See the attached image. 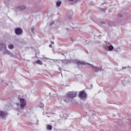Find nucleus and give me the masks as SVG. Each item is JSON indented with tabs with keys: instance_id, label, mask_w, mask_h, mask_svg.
<instances>
[{
	"instance_id": "nucleus-1",
	"label": "nucleus",
	"mask_w": 131,
	"mask_h": 131,
	"mask_svg": "<svg viewBox=\"0 0 131 131\" xmlns=\"http://www.w3.org/2000/svg\"><path fill=\"white\" fill-rule=\"evenodd\" d=\"M75 63L77 64L78 66H80V65H89L91 68H93V70L95 72H98V71H102V68H100L98 67L95 66L93 64L90 63H85L84 61H80L79 60H75Z\"/></svg>"
},
{
	"instance_id": "nucleus-2",
	"label": "nucleus",
	"mask_w": 131,
	"mask_h": 131,
	"mask_svg": "<svg viewBox=\"0 0 131 131\" xmlns=\"http://www.w3.org/2000/svg\"><path fill=\"white\" fill-rule=\"evenodd\" d=\"M76 95H77V93H76V92L71 91L68 93L67 96L69 98H71L72 99L73 98H75V97H76Z\"/></svg>"
},
{
	"instance_id": "nucleus-3",
	"label": "nucleus",
	"mask_w": 131,
	"mask_h": 131,
	"mask_svg": "<svg viewBox=\"0 0 131 131\" xmlns=\"http://www.w3.org/2000/svg\"><path fill=\"white\" fill-rule=\"evenodd\" d=\"M0 47L2 48L3 47V48H4L5 49V51L4 52V54L5 55H11V52L10 51H9V50H7L6 49V48H7V46H6V45L5 44H1L0 45Z\"/></svg>"
},
{
	"instance_id": "nucleus-4",
	"label": "nucleus",
	"mask_w": 131,
	"mask_h": 131,
	"mask_svg": "<svg viewBox=\"0 0 131 131\" xmlns=\"http://www.w3.org/2000/svg\"><path fill=\"white\" fill-rule=\"evenodd\" d=\"M8 114L3 111H0V118H6Z\"/></svg>"
},
{
	"instance_id": "nucleus-5",
	"label": "nucleus",
	"mask_w": 131,
	"mask_h": 131,
	"mask_svg": "<svg viewBox=\"0 0 131 131\" xmlns=\"http://www.w3.org/2000/svg\"><path fill=\"white\" fill-rule=\"evenodd\" d=\"M20 107H24L26 105V100L24 98H20Z\"/></svg>"
},
{
	"instance_id": "nucleus-6",
	"label": "nucleus",
	"mask_w": 131,
	"mask_h": 131,
	"mask_svg": "<svg viewBox=\"0 0 131 131\" xmlns=\"http://www.w3.org/2000/svg\"><path fill=\"white\" fill-rule=\"evenodd\" d=\"M79 97L81 99H85L86 98V94L84 92L81 91L80 93Z\"/></svg>"
},
{
	"instance_id": "nucleus-7",
	"label": "nucleus",
	"mask_w": 131,
	"mask_h": 131,
	"mask_svg": "<svg viewBox=\"0 0 131 131\" xmlns=\"http://www.w3.org/2000/svg\"><path fill=\"white\" fill-rule=\"evenodd\" d=\"M15 32L16 34H17V35H19L21 33H22V29L17 28L15 29Z\"/></svg>"
},
{
	"instance_id": "nucleus-8",
	"label": "nucleus",
	"mask_w": 131,
	"mask_h": 131,
	"mask_svg": "<svg viewBox=\"0 0 131 131\" xmlns=\"http://www.w3.org/2000/svg\"><path fill=\"white\" fill-rule=\"evenodd\" d=\"M25 9H26V6H20V7H18L17 8V10L18 11H23V10H25Z\"/></svg>"
},
{
	"instance_id": "nucleus-9",
	"label": "nucleus",
	"mask_w": 131,
	"mask_h": 131,
	"mask_svg": "<svg viewBox=\"0 0 131 131\" xmlns=\"http://www.w3.org/2000/svg\"><path fill=\"white\" fill-rule=\"evenodd\" d=\"M61 62L62 63H64V64H68V63H70V62L69 61H68V60H66L63 62L62 60H59V63H61Z\"/></svg>"
},
{
	"instance_id": "nucleus-10",
	"label": "nucleus",
	"mask_w": 131,
	"mask_h": 131,
	"mask_svg": "<svg viewBox=\"0 0 131 131\" xmlns=\"http://www.w3.org/2000/svg\"><path fill=\"white\" fill-rule=\"evenodd\" d=\"M11 58H17V53H15L14 54H12L11 53V54L9 55Z\"/></svg>"
},
{
	"instance_id": "nucleus-11",
	"label": "nucleus",
	"mask_w": 131,
	"mask_h": 131,
	"mask_svg": "<svg viewBox=\"0 0 131 131\" xmlns=\"http://www.w3.org/2000/svg\"><path fill=\"white\" fill-rule=\"evenodd\" d=\"M70 3H72V4H76V3H77L79 0H68Z\"/></svg>"
},
{
	"instance_id": "nucleus-12",
	"label": "nucleus",
	"mask_w": 131,
	"mask_h": 131,
	"mask_svg": "<svg viewBox=\"0 0 131 131\" xmlns=\"http://www.w3.org/2000/svg\"><path fill=\"white\" fill-rule=\"evenodd\" d=\"M8 48L10 50H13V49H14V45L10 44L9 45Z\"/></svg>"
},
{
	"instance_id": "nucleus-13",
	"label": "nucleus",
	"mask_w": 131,
	"mask_h": 131,
	"mask_svg": "<svg viewBox=\"0 0 131 131\" xmlns=\"http://www.w3.org/2000/svg\"><path fill=\"white\" fill-rule=\"evenodd\" d=\"M113 49H114V47L112 46H110L108 48V49L109 50V51H112Z\"/></svg>"
},
{
	"instance_id": "nucleus-14",
	"label": "nucleus",
	"mask_w": 131,
	"mask_h": 131,
	"mask_svg": "<svg viewBox=\"0 0 131 131\" xmlns=\"http://www.w3.org/2000/svg\"><path fill=\"white\" fill-rule=\"evenodd\" d=\"M47 129H49V130H51V129H52V125H47Z\"/></svg>"
},
{
	"instance_id": "nucleus-15",
	"label": "nucleus",
	"mask_w": 131,
	"mask_h": 131,
	"mask_svg": "<svg viewBox=\"0 0 131 131\" xmlns=\"http://www.w3.org/2000/svg\"><path fill=\"white\" fill-rule=\"evenodd\" d=\"M56 5L57 7H60V6H61V2L57 1Z\"/></svg>"
},
{
	"instance_id": "nucleus-16",
	"label": "nucleus",
	"mask_w": 131,
	"mask_h": 131,
	"mask_svg": "<svg viewBox=\"0 0 131 131\" xmlns=\"http://www.w3.org/2000/svg\"><path fill=\"white\" fill-rule=\"evenodd\" d=\"M36 63L37 64H40V65H41V61H40V60H37Z\"/></svg>"
},
{
	"instance_id": "nucleus-17",
	"label": "nucleus",
	"mask_w": 131,
	"mask_h": 131,
	"mask_svg": "<svg viewBox=\"0 0 131 131\" xmlns=\"http://www.w3.org/2000/svg\"><path fill=\"white\" fill-rule=\"evenodd\" d=\"M50 48H52V45H49Z\"/></svg>"
},
{
	"instance_id": "nucleus-18",
	"label": "nucleus",
	"mask_w": 131,
	"mask_h": 131,
	"mask_svg": "<svg viewBox=\"0 0 131 131\" xmlns=\"http://www.w3.org/2000/svg\"><path fill=\"white\" fill-rule=\"evenodd\" d=\"M53 61H54V62H56V61H58V60H53Z\"/></svg>"
},
{
	"instance_id": "nucleus-19",
	"label": "nucleus",
	"mask_w": 131,
	"mask_h": 131,
	"mask_svg": "<svg viewBox=\"0 0 131 131\" xmlns=\"http://www.w3.org/2000/svg\"><path fill=\"white\" fill-rule=\"evenodd\" d=\"M51 43H52V45H54V42H51Z\"/></svg>"
}]
</instances>
